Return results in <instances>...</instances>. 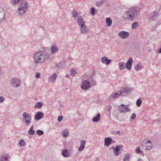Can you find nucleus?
Returning a JSON list of instances; mask_svg holds the SVG:
<instances>
[{
	"label": "nucleus",
	"instance_id": "f257e3e1",
	"mask_svg": "<svg viewBox=\"0 0 161 161\" xmlns=\"http://www.w3.org/2000/svg\"><path fill=\"white\" fill-rule=\"evenodd\" d=\"M50 58V55L43 51L40 50L34 53L33 58L34 63L35 64L44 63Z\"/></svg>",
	"mask_w": 161,
	"mask_h": 161
},
{
	"label": "nucleus",
	"instance_id": "f03ea898",
	"mask_svg": "<svg viewBox=\"0 0 161 161\" xmlns=\"http://www.w3.org/2000/svg\"><path fill=\"white\" fill-rule=\"evenodd\" d=\"M140 9L138 7H133L125 12V18L130 21L133 20L139 14Z\"/></svg>",
	"mask_w": 161,
	"mask_h": 161
},
{
	"label": "nucleus",
	"instance_id": "7ed1b4c3",
	"mask_svg": "<svg viewBox=\"0 0 161 161\" xmlns=\"http://www.w3.org/2000/svg\"><path fill=\"white\" fill-rule=\"evenodd\" d=\"M29 3L26 0H22L19 6L17 13L20 15H23L26 13L28 8Z\"/></svg>",
	"mask_w": 161,
	"mask_h": 161
},
{
	"label": "nucleus",
	"instance_id": "20e7f679",
	"mask_svg": "<svg viewBox=\"0 0 161 161\" xmlns=\"http://www.w3.org/2000/svg\"><path fill=\"white\" fill-rule=\"evenodd\" d=\"M23 124L25 126H28L31 123L32 117L31 114L26 112H24L22 115Z\"/></svg>",
	"mask_w": 161,
	"mask_h": 161
},
{
	"label": "nucleus",
	"instance_id": "39448f33",
	"mask_svg": "<svg viewBox=\"0 0 161 161\" xmlns=\"http://www.w3.org/2000/svg\"><path fill=\"white\" fill-rule=\"evenodd\" d=\"M21 80L17 77L12 78L10 81L11 85L14 87H19L21 85Z\"/></svg>",
	"mask_w": 161,
	"mask_h": 161
},
{
	"label": "nucleus",
	"instance_id": "423d86ee",
	"mask_svg": "<svg viewBox=\"0 0 161 161\" xmlns=\"http://www.w3.org/2000/svg\"><path fill=\"white\" fill-rule=\"evenodd\" d=\"M80 86L82 89L86 90L90 87L91 83L88 80H84L82 81Z\"/></svg>",
	"mask_w": 161,
	"mask_h": 161
},
{
	"label": "nucleus",
	"instance_id": "0eeeda50",
	"mask_svg": "<svg viewBox=\"0 0 161 161\" xmlns=\"http://www.w3.org/2000/svg\"><path fill=\"white\" fill-rule=\"evenodd\" d=\"M128 105H125L124 104H122L118 107V110L120 113H124L129 112L130 110L128 107Z\"/></svg>",
	"mask_w": 161,
	"mask_h": 161
},
{
	"label": "nucleus",
	"instance_id": "6e6552de",
	"mask_svg": "<svg viewBox=\"0 0 161 161\" xmlns=\"http://www.w3.org/2000/svg\"><path fill=\"white\" fill-rule=\"evenodd\" d=\"M152 147V144L150 140L148 141L146 143H142V148L147 151H150Z\"/></svg>",
	"mask_w": 161,
	"mask_h": 161
},
{
	"label": "nucleus",
	"instance_id": "1a4fd4ad",
	"mask_svg": "<svg viewBox=\"0 0 161 161\" xmlns=\"http://www.w3.org/2000/svg\"><path fill=\"white\" fill-rule=\"evenodd\" d=\"M124 96L123 94V92L119 90L116 92H115L112 93L110 96L109 98L111 100L115 99L119 97Z\"/></svg>",
	"mask_w": 161,
	"mask_h": 161
},
{
	"label": "nucleus",
	"instance_id": "9d476101",
	"mask_svg": "<svg viewBox=\"0 0 161 161\" xmlns=\"http://www.w3.org/2000/svg\"><path fill=\"white\" fill-rule=\"evenodd\" d=\"M123 146L122 145H117L114 149V155L115 156H118L120 153L119 150L122 151Z\"/></svg>",
	"mask_w": 161,
	"mask_h": 161
},
{
	"label": "nucleus",
	"instance_id": "9b49d317",
	"mask_svg": "<svg viewBox=\"0 0 161 161\" xmlns=\"http://www.w3.org/2000/svg\"><path fill=\"white\" fill-rule=\"evenodd\" d=\"M129 35L128 32L124 31H120L118 33V36L122 39H125L128 38Z\"/></svg>",
	"mask_w": 161,
	"mask_h": 161
},
{
	"label": "nucleus",
	"instance_id": "f8f14e48",
	"mask_svg": "<svg viewBox=\"0 0 161 161\" xmlns=\"http://www.w3.org/2000/svg\"><path fill=\"white\" fill-rule=\"evenodd\" d=\"M80 32L82 34H87L89 31V29L86 24L79 26Z\"/></svg>",
	"mask_w": 161,
	"mask_h": 161
},
{
	"label": "nucleus",
	"instance_id": "ddd939ff",
	"mask_svg": "<svg viewBox=\"0 0 161 161\" xmlns=\"http://www.w3.org/2000/svg\"><path fill=\"white\" fill-rule=\"evenodd\" d=\"M10 159L9 155L6 153L2 154L0 157V161H10Z\"/></svg>",
	"mask_w": 161,
	"mask_h": 161
},
{
	"label": "nucleus",
	"instance_id": "4468645a",
	"mask_svg": "<svg viewBox=\"0 0 161 161\" xmlns=\"http://www.w3.org/2000/svg\"><path fill=\"white\" fill-rule=\"evenodd\" d=\"M5 14L4 9L0 6V24L4 19Z\"/></svg>",
	"mask_w": 161,
	"mask_h": 161
},
{
	"label": "nucleus",
	"instance_id": "2eb2a0df",
	"mask_svg": "<svg viewBox=\"0 0 161 161\" xmlns=\"http://www.w3.org/2000/svg\"><path fill=\"white\" fill-rule=\"evenodd\" d=\"M133 62L132 58L131 57L130 58L126 64L125 68L128 70H130L132 68Z\"/></svg>",
	"mask_w": 161,
	"mask_h": 161
},
{
	"label": "nucleus",
	"instance_id": "dca6fc26",
	"mask_svg": "<svg viewBox=\"0 0 161 161\" xmlns=\"http://www.w3.org/2000/svg\"><path fill=\"white\" fill-rule=\"evenodd\" d=\"M83 79H86L91 80V82L92 86H95L97 82L94 80L92 77H89L86 74H85L82 76Z\"/></svg>",
	"mask_w": 161,
	"mask_h": 161
},
{
	"label": "nucleus",
	"instance_id": "f3484780",
	"mask_svg": "<svg viewBox=\"0 0 161 161\" xmlns=\"http://www.w3.org/2000/svg\"><path fill=\"white\" fill-rule=\"evenodd\" d=\"M43 114L40 111L37 112L35 115V119L36 120H39L43 117Z\"/></svg>",
	"mask_w": 161,
	"mask_h": 161
},
{
	"label": "nucleus",
	"instance_id": "a211bd4d",
	"mask_svg": "<svg viewBox=\"0 0 161 161\" xmlns=\"http://www.w3.org/2000/svg\"><path fill=\"white\" fill-rule=\"evenodd\" d=\"M77 22L79 27L81 25L85 24V21L84 19L81 16H78L77 19Z\"/></svg>",
	"mask_w": 161,
	"mask_h": 161
},
{
	"label": "nucleus",
	"instance_id": "6ab92c4d",
	"mask_svg": "<svg viewBox=\"0 0 161 161\" xmlns=\"http://www.w3.org/2000/svg\"><path fill=\"white\" fill-rule=\"evenodd\" d=\"M50 49L51 53L52 54H54L57 53L59 50L58 48L55 45H53L51 46Z\"/></svg>",
	"mask_w": 161,
	"mask_h": 161
},
{
	"label": "nucleus",
	"instance_id": "aec40b11",
	"mask_svg": "<svg viewBox=\"0 0 161 161\" xmlns=\"http://www.w3.org/2000/svg\"><path fill=\"white\" fill-rule=\"evenodd\" d=\"M101 61L103 64L108 65L110 63L112 60L111 59H108L106 57H104L101 58Z\"/></svg>",
	"mask_w": 161,
	"mask_h": 161
},
{
	"label": "nucleus",
	"instance_id": "412c9836",
	"mask_svg": "<svg viewBox=\"0 0 161 161\" xmlns=\"http://www.w3.org/2000/svg\"><path fill=\"white\" fill-rule=\"evenodd\" d=\"M158 12L154 11L150 14L149 18L150 19H155L156 18H158Z\"/></svg>",
	"mask_w": 161,
	"mask_h": 161
},
{
	"label": "nucleus",
	"instance_id": "4be33fe9",
	"mask_svg": "<svg viewBox=\"0 0 161 161\" xmlns=\"http://www.w3.org/2000/svg\"><path fill=\"white\" fill-rule=\"evenodd\" d=\"M112 139L109 137L106 138L104 139V145L106 147H108L112 142Z\"/></svg>",
	"mask_w": 161,
	"mask_h": 161
},
{
	"label": "nucleus",
	"instance_id": "5701e85b",
	"mask_svg": "<svg viewBox=\"0 0 161 161\" xmlns=\"http://www.w3.org/2000/svg\"><path fill=\"white\" fill-rule=\"evenodd\" d=\"M57 78V75L56 74H53L48 78V81L51 82H54Z\"/></svg>",
	"mask_w": 161,
	"mask_h": 161
},
{
	"label": "nucleus",
	"instance_id": "b1692460",
	"mask_svg": "<svg viewBox=\"0 0 161 161\" xmlns=\"http://www.w3.org/2000/svg\"><path fill=\"white\" fill-rule=\"evenodd\" d=\"M122 92H123V94H124V93H130L132 91V89L131 88H128L126 87H123L120 90Z\"/></svg>",
	"mask_w": 161,
	"mask_h": 161
},
{
	"label": "nucleus",
	"instance_id": "393cba45",
	"mask_svg": "<svg viewBox=\"0 0 161 161\" xmlns=\"http://www.w3.org/2000/svg\"><path fill=\"white\" fill-rule=\"evenodd\" d=\"M131 158V155L129 153L125 154L123 157V161H129Z\"/></svg>",
	"mask_w": 161,
	"mask_h": 161
},
{
	"label": "nucleus",
	"instance_id": "a878e982",
	"mask_svg": "<svg viewBox=\"0 0 161 161\" xmlns=\"http://www.w3.org/2000/svg\"><path fill=\"white\" fill-rule=\"evenodd\" d=\"M85 143L86 141L84 140H82L80 141V146L78 149L79 151H81L83 149Z\"/></svg>",
	"mask_w": 161,
	"mask_h": 161
},
{
	"label": "nucleus",
	"instance_id": "bb28decb",
	"mask_svg": "<svg viewBox=\"0 0 161 161\" xmlns=\"http://www.w3.org/2000/svg\"><path fill=\"white\" fill-rule=\"evenodd\" d=\"M69 133V130L67 129H65L62 132V136L64 137H66L68 136Z\"/></svg>",
	"mask_w": 161,
	"mask_h": 161
},
{
	"label": "nucleus",
	"instance_id": "cd10ccee",
	"mask_svg": "<svg viewBox=\"0 0 161 161\" xmlns=\"http://www.w3.org/2000/svg\"><path fill=\"white\" fill-rule=\"evenodd\" d=\"M100 119V114H98L97 115L94 116L92 119V120L94 122H98Z\"/></svg>",
	"mask_w": 161,
	"mask_h": 161
},
{
	"label": "nucleus",
	"instance_id": "c85d7f7f",
	"mask_svg": "<svg viewBox=\"0 0 161 161\" xmlns=\"http://www.w3.org/2000/svg\"><path fill=\"white\" fill-rule=\"evenodd\" d=\"M106 22L108 26L109 27L112 25V21L110 18H107L106 19Z\"/></svg>",
	"mask_w": 161,
	"mask_h": 161
},
{
	"label": "nucleus",
	"instance_id": "c756f323",
	"mask_svg": "<svg viewBox=\"0 0 161 161\" xmlns=\"http://www.w3.org/2000/svg\"><path fill=\"white\" fill-rule=\"evenodd\" d=\"M78 15L79 14L77 11L75 10H73L72 16L75 19H76Z\"/></svg>",
	"mask_w": 161,
	"mask_h": 161
},
{
	"label": "nucleus",
	"instance_id": "7c9ffc66",
	"mask_svg": "<svg viewBox=\"0 0 161 161\" xmlns=\"http://www.w3.org/2000/svg\"><path fill=\"white\" fill-rule=\"evenodd\" d=\"M43 104L40 102L36 103L34 106V108H40L42 106Z\"/></svg>",
	"mask_w": 161,
	"mask_h": 161
},
{
	"label": "nucleus",
	"instance_id": "2f4dec72",
	"mask_svg": "<svg viewBox=\"0 0 161 161\" xmlns=\"http://www.w3.org/2000/svg\"><path fill=\"white\" fill-rule=\"evenodd\" d=\"M125 64L124 62H121L118 64V65L120 70H123L125 69Z\"/></svg>",
	"mask_w": 161,
	"mask_h": 161
},
{
	"label": "nucleus",
	"instance_id": "473e14b6",
	"mask_svg": "<svg viewBox=\"0 0 161 161\" xmlns=\"http://www.w3.org/2000/svg\"><path fill=\"white\" fill-rule=\"evenodd\" d=\"M35 133V131L33 130V126L32 125L28 130V133L30 135H33Z\"/></svg>",
	"mask_w": 161,
	"mask_h": 161
},
{
	"label": "nucleus",
	"instance_id": "72a5a7b5",
	"mask_svg": "<svg viewBox=\"0 0 161 161\" xmlns=\"http://www.w3.org/2000/svg\"><path fill=\"white\" fill-rule=\"evenodd\" d=\"M62 154L64 157H67L69 156V153L67 150H63L62 153Z\"/></svg>",
	"mask_w": 161,
	"mask_h": 161
},
{
	"label": "nucleus",
	"instance_id": "f704fd0d",
	"mask_svg": "<svg viewBox=\"0 0 161 161\" xmlns=\"http://www.w3.org/2000/svg\"><path fill=\"white\" fill-rule=\"evenodd\" d=\"M142 66L141 64L139 63L135 66V69L136 71H138L142 69Z\"/></svg>",
	"mask_w": 161,
	"mask_h": 161
},
{
	"label": "nucleus",
	"instance_id": "c9c22d12",
	"mask_svg": "<svg viewBox=\"0 0 161 161\" xmlns=\"http://www.w3.org/2000/svg\"><path fill=\"white\" fill-rule=\"evenodd\" d=\"M21 0H11L12 4L15 5L17 4Z\"/></svg>",
	"mask_w": 161,
	"mask_h": 161
},
{
	"label": "nucleus",
	"instance_id": "e433bc0d",
	"mask_svg": "<svg viewBox=\"0 0 161 161\" xmlns=\"http://www.w3.org/2000/svg\"><path fill=\"white\" fill-rule=\"evenodd\" d=\"M19 143L21 147L25 146V142L24 141L23 139H21L19 142Z\"/></svg>",
	"mask_w": 161,
	"mask_h": 161
},
{
	"label": "nucleus",
	"instance_id": "4c0bfd02",
	"mask_svg": "<svg viewBox=\"0 0 161 161\" xmlns=\"http://www.w3.org/2000/svg\"><path fill=\"white\" fill-rule=\"evenodd\" d=\"M142 103V101L141 99H139L137 100L136 102V104L137 107H140Z\"/></svg>",
	"mask_w": 161,
	"mask_h": 161
},
{
	"label": "nucleus",
	"instance_id": "58836bf2",
	"mask_svg": "<svg viewBox=\"0 0 161 161\" xmlns=\"http://www.w3.org/2000/svg\"><path fill=\"white\" fill-rule=\"evenodd\" d=\"M36 133L37 135L39 136H41L43 134L44 132L42 130H38L36 131Z\"/></svg>",
	"mask_w": 161,
	"mask_h": 161
},
{
	"label": "nucleus",
	"instance_id": "ea45409f",
	"mask_svg": "<svg viewBox=\"0 0 161 161\" xmlns=\"http://www.w3.org/2000/svg\"><path fill=\"white\" fill-rule=\"evenodd\" d=\"M91 13L92 15L95 14V12H96V9L94 7H92L91 10Z\"/></svg>",
	"mask_w": 161,
	"mask_h": 161
},
{
	"label": "nucleus",
	"instance_id": "a19ab883",
	"mask_svg": "<svg viewBox=\"0 0 161 161\" xmlns=\"http://www.w3.org/2000/svg\"><path fill=\"white\" fill-rule=\"evenodd\" d=\"M138 23V22H135L133 23L132 25V28L133 29H136L137 28Z\"/></svg>",
	"mask_w": 161,
	"mask_h": 161
},
{
	"label": "nucleus",
	"instance_id": "79ce46f5",
	"mask_svg": "<svg viewBox=\"0 0 161 161\" xmlns=\"http://www.w3.org/2000/svg\"><path fill=\"white\" fill-rule=\"evenodd\" d=\"M77 72L75 70H74L73 69H71L70 71V74L73 76H75Z\"/></svg>",
	"mask_w": 161,
	"mask_h": 161
},
{
	"label": "nucleus",
	"instance_id": "37998d69",
	"mask_svg": "<svg viewBox=\"0 0 161 161\" xmlns=\"http://www.w3.org/2000/svg\"><path fill=\"white\" fill-rule=\"evenodd\" d=\"M104 3V2L103 1H100L99 2H97V3L96 5L98 7L100 6L101 5H102L103 3Z\"/></svg>",
	"mask_w": 161,
	"mask_h": 161
},
{
	"label": "nucleus",
	"instance_id": "c03bdc74",
	"mask_svg": "<svg viewBox=\"0 0 161 161\" xmlns=\"http://www.w3.org/2000/svg\"><path fill=\"white\" fill-rule=\"evenodd\" d=\"M136 114L135 113H133L131 115L130 118L131 120H133L136 118Z\"/></svg>",
	"mask_w": 161,
	"mask_h": 161
},
{
	"label": "nucleus",
	"instance_id": "a18cd8bd",
	"mask_svg": "<svg viewBox=\"0 0 161 161\" xmlns=\"http://www.w3.org/2000/svg\"><path fill=\"white\" fill-rule=\"evenodd\" d=\"M63 118V116L62 115L58 117V122H60Z\"/></svg>",
	"mask_w": 161,
	"mask_h": 161
},
{
	"label": "nucleus",
	"instance_id": "49530a36",
	"mask_svg": "<svg viewBox=\"0 0 161 161\" xmlns=\"http://www.w3.org/2000/svg\"><path fill=\"white\" fill-rule=\"evenodd\" d=\"M5 101V98L2 96H0V103H2Z\"/></svg>",
	"mask_w": 161,
	"mask_h": 161
},
{
	"label": "nucleus",
	"instance_id": "de8ad7c7",
	"mask_svg": "<svg viewBox=\"0 0 161 161\" xmlns=\"http://www.w3.org/2000/svg\"><path fill=\"white\" fill-rule=\"evenodd\" d=\"M136 152L137 153H141L142 152L141 151V150L140 149V148L139 147L137 148L136 149Z\"/></svg>",
	"mask_w": 161,
	"mask_h": 161
},
{
	"label": "nucleus",
	"instance_id": "09e8293b",
	"mask_svg": "<svg viewBox=\"0 0 161 161\" xmlns=\"http://www.w3.org/2000/svg\"><path fill=\"white\" fill-rule=\"evenodd\" d=\"M35 76L36 78H39L40 77V74L39 73H37L36 74Z\"/></svg>",
	"mask_w": 161,
	"mask_h": 161
},
{
	"label": "nucleus",
	"instance_id": "8fccbe9b",
	"mask_svg": "<svg viewBox=\"0 0 161 161\" xmlns=\"http://www.w3.org/2000/svg\"><path fill=\"white\" fill-rule=\"evenodd\" d=\"M114 135H116L117 134L118 135H120L121 134V132L119 130L117 131H115L114 132Z\"/></svg>",
	"mask_w": 161,
	"mask_h": 161
},
{
	"label": "nucleus",
	"instance_id": "3c124183",
	"mask_svg": "<svg viewBox=\"0 0 161 161\" xmlns=\"http://www.w3.org/2000/svg\"><path fill=\"white\" fill-rule=\"evenodd\" d=\"M112 108V107L111 105L109 106V109L108 110V111L109 112H110V111L111 110Z\"/></svg>",
	"mask_w": 161,
	"mask_h": 161
},
{
	"label": "nucleus",
	"instance_id": "603ef678",
	"mask_svg": "<svg viewBox=\"0 0 161 161\" xmlns=\"http://www.w3.org/2000/svg\"><path fill=\"white\" fill-rule=\"evenodd\" d=\"M142 161V159L140 158H139L137 160V161Z\"/></svg>",
	"mask_w": 161,
	"mask_h": 161
},
{
	"label": "nucleus",
	"instance_id": "864d4df0",
	"mask_svg": "<svg viewBox=\"0 0 161 161\" xmlns=\"http://www.w3.org/2000/svg\"><path fill=\"white\" fill-rule=\"evenodd\" d=\"M47 47H43V49L44 50H46L47 49Z\"/></svg>",
	"mask_w": 161,
	"mask_h": 161
},
{
	"label": "nucleus",
	"instance_id": "5fc2aeb1",
	"mask_svg": "<svg viewBox=\"0 0 161 161\" xmlns=\"http://www.w3.org/2000/svg\"><path fill=\"white\" fill-rule=\"evenodd\" d=\"M66 77H68V75H66Z\"/></svg>",
	"mask_w": 161,
	"mask_h": 161
}]
</instances>
